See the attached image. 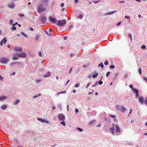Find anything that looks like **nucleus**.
<instances>
[{"label":"nucleus","mask_w":147,"mask_h":147,"mask_svg":"<svg viewBox=\"0 0 147 147\" xmlns=\"http://www.w3.org/2000/svg\"><path fill=\"white\" fill-rule=\"evenodd\" d=\"M116 108L118 110L122 112H124L126 110V109L122 105H117Z\"/></svg>","instance_id":"obj_1"},{"label":"nucleus","mask_w":147,"mask_h":147,"mask_svg":"<svg viewBox=\"0 0 147 147\" xmlns=\"http://www.w3.org/2000/svg\"><path fill=\"white\" fill-rule=\"evenodd\" d=\"M42 5H43L42 4L39 6L38 8V12L41 13L45 10L46 8L45 7L43 6Z\"/></svg>","instance_id":"obj_2"},{"label":"nucleus","mask_w":147,"mask_h":147,"mask_svg":"<svg viewBox=\"0 0 147 147\" xmlns=\"http://www.w3.org/2000/svg\"><path fill=\"white\" fill-rule=\"evenodd\" d=\"M9 59L8 58H2L0 59V62L1 63H7L9 61Z\"/></svg>","instance_id":"obj_3"},{"label":"nucleus","mask_w":147,"mask_h":147,"mask_svg":"<svg viewBox=\"0 0 147 147\" xmlns=\"http://www.w3.org/2000/svg\"><path fill=\"white\" fill-rule=\"evenodd\" d=\"M57 25L59 26H62L64 25L66 23V21L65 20H62L57 21Z\"/></svg>","instance_id":"obj_4"},{"label":"nucleus","mask_w":147,"mask_h":147,"mask_svg":"<svg viewBox=\"0 0 147 147\" xmlns=\"http://www.w3.org/2000/svg\"><path fill=\"white\" fill-rule=\"evenodd\" d=\"M58 117L59 120L60 121H64L65 120V116L63 114L60 113L58 115Z\"/></svg>","instance_id":"obj_5"},{"label":"nucleus","mask_w":147,"mask_h":147,"mask_svg":"<svg viewBox=\"0 0 147 147\" xmlns=\"http://www.w3.org/2000/svg\"><path fill=\"white\" fill-rule=\"evenodd\" d=\"M41 22L43 24H45L46 23L47 18L46 17L44 16H41L40 17Z\"/></svg>","instance_id":"obj_6"},{"label":"nucleus","mask_w":147,"mask_h":147,"mask_svg":"<svg viewBox=\"0 0 147 147\" xmlns=\"http://www.w3.org/2000/svg\"><path fill=\"white\" fill-rule=\"evenodd\" d=\"M8 6L11 9H14L15 7V3L12 1L10 2L8 5Z\"/></svg>","instance_id":"obj_7"},{"label":"nucleus","mask_w":147,"mask_h":147,"mask_svg":"<svg viewBox=\"0 0 147 147\" xmlns=\"http://www.w3.org/2000/svg\"><path fill=\"white\" fill-rule=\"evenodd\" d=\"M49 20L52 23H56L57 22V20L55 18L52 16L49 17Z\"/></svg>","instance_id":"obj_8"},{"label":"nucleus","mask_w":147,"mask_h":147,"mask_svg":"<svg viewBox=\"0 0 147 147\" xmlns=\"http://www.w3.org/2000/svg\"><path fill=\"white\" fill-rule=\"evenodd\" d=\"M112 126V127L111 128H110L109 131L112 134H113L115 131V124H113Z\"/></svg>","instance_id":"obj_9"},{"label":"nucleus","mask_w":147,"mask_h":147,"mask_svg":"<svg viewBox=\"0 0 147 147\" xmlns=\"http://www.w3.org/2000/svg\"><path fill=\"white\" fill-rule=\"evenodd\" d=\"M17 54L18 55V56L19 57L25 58L26 57V54L24 52H22L19 54H16V55Z\"/></svg>","instance_id":"obj_10"},{"label":"nucleus","mask_w":147,"mask_h":147,"mask_svg":"<svg viewBox=\"0 0 147 147\" xmlns=\"http://www.w3.org/2000/svg\"><path fill=\"white\" fill-rule=\"evenodd\" d=\"M14 50L16 52H21L22 51V49L18 47H15L14 48Z\"/></svg>","instance_id":"obj_11"},{"label":"nucleus","mask_w":147,"mask_h":147,"mask_svg":"<svg viewBox=\"0 0 147 147\" xmlns=\"http://www.w3.org/2000/svg\"><path fill=\"white\" fill-rule=\"evenodd\" d=\"M49 0H41L42 4L44 6H47V3Z\"/></svg>","instance_id":"obj_12"},{"label":"nucleus","mask_w":147,"mask_h":147,"mask_svg":"<svg viewBox=\"0 0 147 147\" xmlns=\"http://www.w3.org/2000/svg\"><path fill=\"white\" fill-rule=\"evenodd\" d=\"M7 42V40L4 38L3 40H2L0 42V45L1 46H2L3 44H5Z\"/></svg>","instance_id":"obj_13"},{"label":"nucleus","mask_w":147,"mask_h":147,"mask_svg":"<svg viewBox=\"0 0 147 147\" xmlns=\"http://www.w3.org/2000/svg\"><path fill=\"white\" fill-rule=\"evenodd\" d=\"M139 101L141 104H144V99L143 97H140L139 98Z\"/></svg>","instance_id":"obj_14"},{"label":"nucleus","mask_w":147,"mask_h":147,"mask_svg":"<svg viewBox=\"0 0 147 147\" xmlns=\"http://www.w3.org/2000/svg\"><path fill=\"white\" fill-rule=\"evenodd\" d=\"M92 74H93L92 76V77L93 78H95L97 76L98 74V72H95L94 71L92 72Z\"/></svg>","instance_id":"obj_15"},{"label":"nucleus","mask_w":147,"mask_h":147,"mask_svg":"<svg viewBox=\"0 0 147 147\" xmlns=\"http://www.w3.org/2000/svg\"><path fill=\"white\" fill-rule=\"evenodd\" d=\"M21 63V62H17L16 61L15 62H13L11 63L10 64V65H16L17 64H18L19 65H20Z\"/></svg>","instance_id":"obj_16"},{"label":"nucleus","mask_w":147,"mask_h":147,"mask_svg":"<svg viewBox=\"0 0 147 147\" xmlns=\"http://www.w3.org/2000/svg\"><path fill=\"white\" fill-rule=\"evenodd\" d=\"M116 129V131L117 132H119L120 131V130L119 127L117 125L115 124Z\"/></svg>","instance_id":"obj_17"},{"label":"nucleus","mask_w":147,"mask_h":147,"mask_svg":"<svg viewBox=\"0 0 147 147\" xmlns=\"http://www.w3.org/2000/svg\"><path fill=\"white\" fill-rule=\"evenodd\" d=\"M51 76V73L50 72H47V74H45L43 76V77L45 78H47L48 77H49Z\"/></svg>","instance_id":"obj_18"},{"label":"nucleus","mask_w":147,"mask_h":147,"mask_svg":"<svg viewBox=\"0 0 147 147\" xmlns=\"http://www.w3.org/2000/svg\"><path fill=\"white\" fill-rule=\"evenodd\" d=\"M20 102V100L18 99H16L13 102V104L15 105H16L18 104Z\"/></svg>","instance_id":"obj_19"},{"label":"nucleus","mask_w":147,"mask_h":147,"mask_svg":"<svg viewBox=\"0 0 147 147\" xmlns=\"http://www.w3.org/2000/svg\"><path fill=\"white\" fill-rule=\"evenodd\" d=\"M7 97L5 96L0 97V100L1 101H3L4 99H6Z\"/></svg>","instance_id":"obj_20"},{"label":"nucleus","mask_w":147,"mask_h":147,"mask_svg":"<svg viewBox=\"0 0 147 147\" xmlns=\"http://www.w3.org/2000/svg\"><path fill=\"white\" fill-rule=\"evenodd\" d=\"M116 11H112L111 12H109L108 13L105 14V15H109L112 14L113 13L115 12Z\"/></svg>","instance_id":"obj_21"},{"label":"nucleus","mask_w":147,"mask_h":147,"mask_svg":"<svg viewBox=\"0 0 147 147\" xmlns=\"http://www.w3.org/2000/svg\"><path fill=\"white\" fill-rule=\"evenodd\" d=\"M42 122H45L47 123H49L50 121L46 120L43 119Z\"/></svg>","instance_id":"obj_22"},{"label":"nucleus","mask_w":147,"mask_h":147,"mask_svg":"<svg viewBox=\"0 0 147 147\" xmlns=\"http://www.w3.org/2000/svg\"><path fill=\"white\" fill-rule=\"evenodd\" d=\"M40 95V94H38L36 95L33 96V98L34 99H35L36 98H37L38 96Z\"/></svg>","instance_id":"obj_23"},{"label":"nucleus","mask_w":147,"mask_h":147,"mask_svg":"<svg viewBox=\"0 0 147 147\" xmlns=\"http://www.w3.org/2000/svg\"><path fill=\"white\" fill-rule=\"evenodd\" d=\"M70 57H73L75 56H76V57H77V55L76 54V53H71V54H70Z\"/></svg>","instance_id":"obj_24"},{"label":"nucleus","mask_w":147,"mask_h":147,"mask_svg":"<svg viewBox=\"0 0 147 147\" xmlns=\"http://www.w3.org/2000/svg\"><path fill=\"white\" fill-rule=\"evenodd\" d=\"M98 67H100L101 68H103L104 67V65L102 63H100L98 65Z\"/></svg>","instance_id":"obj_25"},{"label":"nucleus","mask_w":147,"mask_h":147,"mask_svg":"<svg viewBox=\"0 0 147 147\" xmlns=\"http://www.w3.org/2000/svg\"><path fill=\"white\" fill-rule=\"evenodd\" d=\"M128 37L129 38L131 39V41L132 40V35L131 34H128Z\"/></svg>","instance_id":"obj_26"},{"label":"nucleus","mask_w":147,"mask_h":147,"mask_svg":"<svg viewBox=\"0 0 147 147\" xmlns=\"http://www.w3.org/2000/svg\"><path fill=\"white\" fill-rule=\"evenodd\" d=\"M83 17V15L81 14H80L78 17V18L80 19H82Z\"/></svg>","instance_id":"obj_27"},{"label":"nucleus","mask_w":147,"mask_h":147,"mask_svg":"<svg viewBox=\"0 0 147 147\" xmlns=\"http://www.w3.org/2000/svg\"><path fill=\"white\" fill-rule=\"evenodd\" d=\"M133 90L134 92L136 93H137L138 92V90L134 88V89H133Z\"/></svg>","instance_id":"obj_28"},{"label":"nucleus","mask_w":147,"mask_h":147,"mask_svg":"<svg viewBox=\"0 0 147 147\" xmlns=\"http://www.w3.org/2000/svg\"><path fill=\"white\" fill-rule=\"evenodd\" d=\"M7 108V106L5 105H4L2 107V108L3 110H5V109Z\"/></svg>","instance_id":"obj_29"},{"label":"nucleus","mask_w":147,"mask_h":147,"mask_svg":"<svg viewBox=\"0 0 147 147\" xmlns=\"http://www.w3.org/2000/svg\"><path fill=\"white\" fill-rule=\"evenodd\" d=\"M13 26L12 28V30H15L16 29V27L14 26V24H13Z\"/></svg>","instance_id":"obj_30"},{"label":"nucleus","mask_w":147,"mask_h":147,"mask_svg":"<svg viewBox=\"0 0 147 147\" xmlns=\"http://www.w3.org/2000/svg\"><path fill=\"white\" fill-rule=\"evenodd\" d=\"M21 35L22 36H24V37H27V35L23 32H21Z\"/></svg>","instance_id":"obj_31"},{"label":"nucleus","mask_w":147,"mask_h":147,"mask_svg":"<svg viewBox=\"0 0 147 147\" xmlns=\"http://www.w3.org/2000/svg\"><path fill=\"white\" fill-rule=\"evenodd\" d=\"M46 32L49 36H51V32H48L47 31H46Z\"/></svg>","instance_id":"obj_32"},{"label":"nucleus","mask_w":147,"mask_h":147,"mask_svg":"<svg viewBox=\"0 0 147 147\" xmlns=\"http://www.w3.org/2000/svg\"><path fill=\"white\" fill-rule=\"evenodd\" d=\"M41 81H42V80H41V79H37V80L35 82H36V83H38V82H40Z\"/></svg>","instance_id":"obj_33"},{"label":"nucleus","mask_w":147,"mask_h":147,"mask_svg":"<svg viewBox=\"0 0 147 147\" xmlns=\"http://www.w3.org/2000/svg\"><path fill=\"white\" fill-rule=\"evenodd\" d=\"M98 83L97 82H96L92 86V87H95L96 86L98 85Z\"/></svg>","instance_id":"obj_34"},{"label":"nucleus","mask_w":147,"mask_h":147,"mask_svg":"<svg viewBox=\"0 0 147 147\" xmlns=\"http://www.w3.org/2000/svg\"><path fill=\"white\" fill-rule=\"evenodd\" d=\"M80 85V83H77L75 85V87L76 88H78L79 87Z\"/></svg>","instance_id":"obj_35"},{"label":"nucleus","mask_w":147,"mask_h":147,"mask_svg":"<svg viewBox=\"0 0 147 147\" xmlns=\"http://www.w3.org/2000/svg\"><path fill=\"white\" fill-rule=\"evenodd\" d=\"M102 83H103L102 81H101V80H100L99 81L98 84H99L100 85H101L102 84Z\"/></svg>","instance_id":"obj_36"},{"label":"nucleus","mask_w":147,"mask_h":147,"mask_svg":"<svg viewBox=\"0 0 147 147\" xmlns=\"http://www.w3.org/2000/svg\"><path fill=\"white\" fill-rule=\"evenodd\" d=\"M18 59V57H13L12 59L13 60H16Z\"/></svg>","instance_id":"obj_37"},{"label":"nucleus","mask_w":147,"mask_h":147,"mask_svg":"<svg viewBox=\"0 0 147 147\" xmlns=\"http://www.w3.org/2000/svg\"><path fill=\"white\" fill-rule=\"evenodd\" d=\"M61 123L65 126L66 125V124L64 121H62V122Z\"/></svg>","instance_id":"obj_38"},{"label":"nucleus","mask_w":147,"mask_h":147,"mask_svg":"<svg viewBox=\"0 0 147 147\" xmlns=\"http://www.w3.org/2000/svg\"><path fill=\"white\" fill-rule=\"evenodd\" d=\"M100 1H92V2H93L95 4H96Z\"/></svg>","instance_id":"obj_39"},{"label":"nucleus","mask_w":147,"mask_h":147,"mask_svg":"<svg viewBox=\"0 0 147 147\" xmlns=\"http://www.w3.org/2000/svg\"><path fill=\"white\" fill-rule=\"evenodd\" d=\"M146 48L145 45H142L141 47V48L142 49H145Z\"/></svg>","instance_id":"obj_40"},{"label":"nucleus","mask_w":147,"mask_h":147,"mask_svg":"<svg viewBox=\"0 0 147 147\" xmlns=\"http://www.w3.org/2000/svg\"><path fill=\"white\" fill-rule=\"evenodd\" d=\"M110 74V72H108L106 74V76L108 77Z\"/></svg>","instance_id":"obj_41"},{"label":"nucleus","mask_w":147,"mask_h":147,"mask_svg":"<svg viewBox=\"0 0 147 147\" xmlns=\"http://www.w3.org/2000/svg\"><path fill=\"white\" fill-rule=\"evenodd\" d=\"M77 129L80 131H83V129L80 128L78 127Z\"/></svg>","instance_id":"obj_42"},{"label":"nucleus","mask_w":147,"mask_h":147,"mask_svg":"<svg viewBox=\"0 0 147 147\" xmlns=\"http://www.w3.org/2000/svg\"><path fill=\"white\" fill-rule=\"evenodd\" d=\"M39 35L37 36L36 37V39H35L36 40H39Z\"/></svg>","instance_id":"obj_43"},{"label":"nucleus","mask_w":147,"mask_h":147,"mask_svg":"<svg viewBox=\"0 0 147 147\" xmlns=\"http://www.w3.org/2000/svg\"><path fill=\"white\" fill-rule=\"evenodd\" d=\"M104 64L105 65H107L108 64V62L107 61H106L104 63Z\"/></svg>","instance_id":"obj_44"},{"label":"nucleus","mask_w":147,"mask_h":147,"mask_svg":"<svg viewBox=\"0 0 147 147\" xmlns=\"http://www.w3.org/2000/svg\"><path fill=\"white\" fill-rule=\"evenodd\" d=\"M109 117H110L113 118H115V115H110Z\"/></svg>","instance_id":"obj_45"},{"label":"nucleus","mask_w":147,"mask_h":147,"mask_svg":"<svg viewBox=\"0 0 147 147\" xmlns=\"http://www.w3.org/2000/svg\"><path fill=\"white\" fill-rule=\"evenodd\" d=\"M66 93V91H61V92H60V94H63V93Z\"/></svg>","instance_id":"obj_46"},{"label":"nucleus","mask_w":147,"mask_h":147,"mask_svg":"<svg viewBox=\"0 0 147 147\" xmlns=\"http://www.w3.org/2000/svg\"><path fill=\"white\" fill-rule=\"evenodd\" d=\"M114 65H111L110 66V68H111V69H113V68H114Z\"/></svg>","instance_id":"obj_47"},{"label":"nucleus","mask_w":147,"mask_h":147,"mask_svg":"<svg viewBox=\"0 0 147 147\" xmlns=\"http://www.w3.org/2000/svg\"><path fill=\"white\" fill-rule=\"evenodd\" d=\"M139 72L140 74H142V71H141V69L140 68H139Z\"/></svg>","instance_id":"obj_48"},{"label":"nucleus","mask_w":147,"mask_h":147,"mask_svg":"<svg viewBox=\"0 0 147 147\" xmlns=\"http://www.w3.org/2000/svg\"><path fill=\"white\" fill-rule=\"evenodd\" d=\"M91 90L92 91L91 92H89V93H88V94H92L93 93V92H94L93 90L92 89Z\"/></svg>","instance_id":"obj_49"},{"label":"nucleus","mask_w":147,"mask_h":147,"mask_svg":"<svg viewBox=\"0 0 147 147\" xmlns=\"http://www.w3.org/2000/svg\"><path fill=\"white\" fill-rule=\"evenodd\" d=\"M38 55L39 56L41 57L42 56V54L40 52H39L38 54Z\"/></svg>","instance_id":"obj_50"},{"label":"nucleus","mask_w":147,"mask_h":147,"mask_svg":"<svg viewBox=\"0 0 147 147\" xmlns=\"http://www.w3.org/2000/svg\"><path fill=\"white\" fill-rule=\"evenodd\" d=\"M16 74V72H13L12 73H11V75H14Z\"/></svg>","instance_id":"obj_51"},{"label":"nucleus","mask_w":147,"mask_h":147,"mask_svg":"<svg viewBox=\"0 0 147 147\" xmlns=\"http://www.w3.org/2000/svg\"><path fill=\"white\" fill-rule=\"evenodd\" d=\"M136 97L138 98V97L139 95V93H138V92L137 93H136Z\"/></svg>","instance_id":"obj_52"},{"label":"nucleus","mask_w":147,"mask_h":147,"mask_svg":"<svg viewBox=\"0 0 147 147\" xmlns=\"http://www.w3.org/2000/svg\"><path fill=\"white\" fill-rule=\"evenodd\" d=\"M129 87L131 88H132V89L133 90V85H129Z\"/></svg>","instance_id":"obj_53"},{"label":"nucleus","mask_w":147,"mask_h":147,"mask_svg":"<svg viewBox=\"0 0 147 147\" xmlns=\"http://www.w3.org/2000/svg\"><path fill=\"white\" fill-rule=\"evenodd\" d=\"M95 122V121H92L90 123V124H92L93 123H94Z\"/></svg>","instance_id":"obj_54"},{"label":"nucleus","mask_w":147,"mask_h":147,"mask_svg":"<svg viewBox=\"0 0 147 147\" xmlns=\"http://www.w3.org/2000/svg\"><path fill=\"white\" fill-rule=\"evenodd\" d=\"M121 23V22H118L117 24V26H119L120 25Z\"/></svg>","instance_id":"obj_55"},{"label":"nucleus","mask_w":147,"mask_h":147,"mask_svg":"<svg viewBox=\"0 0 147 147\" xmlns=\"http://www.w3.org/2000/svg\"><path fill=\"white\" fill-rule=\"evenodd\" d=\"M67 36H65L64 37V40H66L67 39Z\"/></svg>","instance_id":"obj_56"},{"label":"nucleus","mask_w":147,"mask_h":147,"mask_svg":"<svg viewBox=\"0 0 147 147\" xmlns=\"http://www.w3.org/2000/svg\"><path fill=\"white\" fill-rule=\"evenodd\" d=\"M19 16L20 17H24V15L23 14H20Z\"/></svg>","instance_id":"obj_57"},{"label":"nucleus","mask_w":147,"mask_h":147,"mask_svg":"<svg viewBox=\"0 0 147 147\" xmlns=\"http://www.w3.org/2000/svg\"><path fill=\"white\" fill-rule=\"evenodd\" d=\"M37 119L38 121H41V122H42V120H43V119H42L41 118H40Z\"/></svg>","instance_id":"obj_58"},{"label":"nucleus","mask_w":147,"mask_h":147,"mask_svg":"<svg viewBox=\"0 0 147 147\" xmlns=\"http://www.w3.org/2000/svg\"><path fill=\"white\" fill-rule=\"evenodd\" d=\"M49 32H51L52 33V32L53 31L51 29H50L49 30Z\"/></svg>","instance_id":"obj_59"},{"label":"nucleus","mask_w":147,"mask_h":147,"mask_svg":"<svg viewBox=\"0 0 147 147\" xmlns=\"http://www.w3.org/2000/svg\"><path fill=\"white\" fill-rule=\"evenodd\" d=\"M13 22V21L12 20H11L9 22V23L10 24H12Z\"/></svg>","instance_id":"obj_60"},{"label":"nucleus","mask_w":147,"mask_h":147,"mask_svg":"<svg viewBox=\"0 0 147 147\" xmlns=\"http://www.w3.org/2000/svg\"><path fill=\"white\" fill-rule=\"evenodd\" d=\"M64 4L63 3H61V7H63L64 6Z\"/></svg>","instance_id":"obj_61"},{"label":"nucleus","mask_w":147,"mask_h":147,"mask_svg":"<svg viewBox=\"0 0 147 147\" xmlns=\"http://www.w3.org/2000/svg\"><path fill=\"white\" fill-rule=\"evenodd\" d=\"M78 112V110L77 109H75V112L77 113Z\"/></svg>","instance_id":"obj_62"},{"label":"nucleus","mask_w":147,"mask_h":147,"mask_svg":"<svg viewBox=\"0 0 147 147\" xmlns=\"http://www.w3.org/2000/svg\"><path fill=\"white\" fill-rule=\"evenodd\" d=\"M90 83H89L88 84H87V86H86V88H87L90 85Z\"/></svg>","instance_id":"obj_63"},{"label":"nucleus","mask_w":147,"mask_h":147,"mask_svg":"<svg viewBox=\"0 0 147 147\" xmlns=\"http://www.w3.org/2000/svg\"><path fill=\"white\" fill-rule=\"evenodd\" d=\"M32 31H34V29L33 28H29Z\"/></svg>","instance_id":"obj_64"}]
</instances>
